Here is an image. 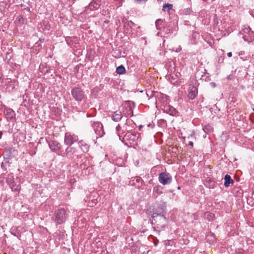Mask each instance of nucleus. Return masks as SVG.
I'll return each mask as SVG.
<instances>
[{
  "label": "nucleus",
  "instance_id": "39448f33",
  "mask_svg": "<svg viewBox=\"0 0 254 254\" xmlns=\"http://www.w3.org/2000/svg\"><path fill=\"white\" fill-rule=\"evenodd\" d=\"M68 217L66 209L64 208H59L54 211L53 220L56 224L60 225L64 223Z\"/></svg>",
  "mask_w": 254,
  "mask_h": 254
},
{
  "label": "nucleus",
  "instance_id": "37998d69",
  "mask_svg": "<svg viewBox=\"0 0 254 254\" xmlns=\"http://www.w3.org/2000/svg\"><path fill=\"white\" fill-rule=\"evenodd\" d=\"M39 41L41 42H43L44 41V38H40L39 39Z\"/></svg>",
  "mask_w": 254,
  "mask_h": 254
},
{
  "label": "nucleus",
  "instance_id": "412c9836",
  "mask_svg": "<svg viewBox=\"0 0 254 254\" xmlns=\"http://www.w3.org/2000/svg\"><path fill=\"white\" fill-rule=\"evenodd\" d=\"M9 188L11 189L12 191L16 192L17 194L19 193L21 190V186L20 184L17 185L15 183L12 184L11 186H9Z\"/></svg>",
  "mask_w": 254,
  "mask_h": 254
},
{
  "label": "nucleus",
  "instance_id": "f8f14e48",
  "mask_svg": "<svg viewBox=\"0 0 254 254\" xmlns=\"http://www.w3.org/2000/svg\"><path fill=\"white\" fill-rule=\"evenodd\" d=\"M100 0H93L86 8L89 9L90 10L98 9L100 5Z\"/></svg>",
  "mask_w": 254,
  "mask_h": 254
},
{
  "label": "nucleus",
  "instance_id": "de8ad7c7",
  "mask_svg": "<svg viewBox=\"0 0 254 254\" xmlns=\"http://www.w3.org/2000/svg\"><path fill=\"white\" fill-rule=\"evenodd\" d=\"M26 9L27 11H30V8H29V7H27L26 8Z\"/></svg>",
  "mask_w": 254,
  "mask_h": 254
},
{
  "label": "nucleus",
  "instance_id": "473e14b6",
  "mask_svg": "<svg viewBox=\"0 0 254 254\" xmlns=\"http://www.w3.org/2000/svg\"><path fill=\"white\" fill-rule=\"evenodd\" d=\"M209 238H210V241H212V243H213L215 241V237H214L213 234H212L210 236H207L206 237V239L207 240H208Z\"/></svg>",
  "mask_w": 254,
  "mask_h": 254
},
{
  "label": "nucleus",
  "instance_id": "c03bdc74",
  "mask_svg": "<svg viewBox=\"0 0 254 254\" xmlns=\"http://www.w3.org/2000/svg\"><path fill=\"white\" fill-rule=\"evenodd\" d=\"M80 166H81V168H83V169H84V168H85V165H84V164H81V165H80Z\"/></svg>",
  "mask_w": 254,
  "mask_h": 254
},
{
  "label": "nucleus",
  "instance_id": "c85d7f7f",
  "mask_svg": "<svg viewBox=\"0 0 254 254\" xmlns=\"http://www.w3.org/2000/svg\"><path fill=\"white\" fill-rule=\"evenodd\" d=\"M203 129L205 132L209 133L213 131V127L210 125H206L203 127Z\"/></svg>",
  "mask_w": 254,
  "mask_h": 254
},
{
  "label": "nucleus",
  "instance_id": "49530a36",
  "mask_svg": "<svg viewBox=\"0 0 254 254\" xmlns=\"http://www.w3.org/2000/svg\"><path fill=\"white\" fill-rule=\"evenodd\" d=\"M1 168H4V163H3V162H2V163L1 164Z\"/></svg>",
  "mask_w": 254,
  "mask_h": 254
},
{
  "label": "nucleus",
  "instance_id": "a18cd8bd",
  "mask_svg": "<svg viewBox=\"0 0 254 254\" xmlns=\"http://www.w3.org/2000/svg\"><path fill=\"white\" fill-rule=\"evenodd\" d=\"M143 127V126L142 125H140L139 126V130H141V128Z\"/></svg>",
  "mask_w": 254,
  "mask_h": 254
},
{
  "label": "nucleus",
  "instance_id": "6e6d98bb",
  "mask_svg": "<svg viewBox=\"0 0 254 254\" xmlns=\"http://www.w3.org/2000/svg\"><path fill=\"white\" fill-rule=\"evenodd\" d=\"M155 245H156V246L157 245V243H155Z\"/></svg>",
  "mask_w": 254,
  "mask_h": 254
},
{
  "label": "nucleus",
  "instance_id": "423d86ee",
  "mask_svg": "<svg viewBox=\"0 0 254 254\" xmlns=\"http://www.w3.org/2000/svg\"><path fill=\"white\" fill-rule=\"evenodd\" d=\"M135 106L134 102L130 101H126L122 106V112L126 117L133 116V109Z\"/></svg>",
  "mask_w": 254,
  "mask_h": 254
},
{
  "label": "nucleus",
  "instance_id": "2eb2a0df",
  "mask_svg": "<svg viewBox=\"0 0 254 254\" xmlns=\"http://www.w3.org/2000/svg\"><path fill=\"white\" fill-rule=\"evenodd\" d=\"M64 143L66 145L71 146L74 143L73 137L69 133H65L64 135Z\"/></svg>",
  "mask_w": 254,
  "mask_h": 254
},
{
  "label": "nucleus",
  "instance_id": "f704fd0d",
  "mask_svg": "<svg viewBox=\"0 0 254 254\" xmlns=\"http://www.w3.org/2000/svg\"><path fill=\"white\" fill-rule=\"evenodd\" d=\"M128 25H129L130 27H135L136 26L135 24L131 21V20L128 21Z\"/></svg>",
  "mask_w": 254,
  "mask_h": 254
},
{
  "label": "nucleus",
  "instance_id": "7c9ffc66",
  "mask_svg": "<svg viewBox=\"0 0 254 254\" xmlns=\"http://www.w3.org/2000/svg\"><path fill=\"white\" fill-rule=\"evenodd\" d=\"M243 32L245 33L248 34V35L250 34L251 32H252V30L251 28L249 27H245L243 29Z\"/></svg>",
  "mask_w": 254,
  "mask_h": 254
},
{
  "label": "nucleus",
  "instance_id": "58836bf2",
  "mask_svg": "<svg viewBox=\"0 0 254 254\" xmlns=\"http://www.w3.org/2000/svg\"><path fill=\"white\" fill-rule=\"evenodd\" d=\"M150 94H151L150 95H149L148 93H147L146 95H147V96L151 97L153 96V92L152 91H150Z\"/></svg>",
  "mask_w": 254,
  "mask_h": 254
},
{
  "label": "nucleus",
  "instance_id": "dca6fc26",
  "mask_svg": "<svg viewBox=\"0 0 254 254\" xmlns=\"http://www.w3.org/2000/svg\"><path fill=\"white\" fill-rule=\"evenodd\" d=\"M163 111L164 112L173 116H175L177 113L176 110L174 107L170 105L164 106Z\"/></svg>",
  "mask_w": 254,
  "mask_h": 254
},
{
  "label": "nucleus",
  "instance_id": "5701e85b",
  "mask_svg": "<svg viewBox=\"0 0 254 254\" xmlns=\"http://www.w3.org/2000/svg\"><path fill=\"white\" fill-rule=\"evenodd\" d=\"M166 78L170 81L172 84H175L176 82H177V77L176 76L172 75L171 74H169L166 75Z\"/></svg>",
  "mask_w": 254,
  "mask_h": 254
},
{
  "label": "nucleus",
  "instance_id": "864d4df0",
  "mask_svg": "<svg viewBox=\"0 0 254 254\" xmlns=\"http://www.w3.org/2000/svg\"><path fill=\"white\" fill-rule=\"evenodd\" d=\"M178 189H180V187H178Z\"/></svg>",
  "mask_w": 254,
  "mask_h": 254
},
{
  "label": "nucleus",
  "instance_id": "a19ab883",
  "mask_svg": "<svg viewBox=\"0 0 254 254\" xmlns=\"http://www.w3.org/2000/svg\"><path fill=\"white\" fill-rule=\"evenodd\" d=\"M227 56L228 57H231L232 56V53L231 52H229L227 53Z\"/></svg>",
  "mask_w": 254,
  "mask_h": 254
},
{
  "label": "nucleus",
  "instance_id": "20e7f679",
  "mask_svg": "<svg viewBox=\"0 0 254 254\" xmlns=\"http://www.w3.org/2000/svg\"><path fill=\"white\" fill-rule=\"evenodd\" d=\"M134 123L132 120L127 119L125 123L123 124H118L116 127V130L120 139H121L122 135L128 132H131L133 127L131 126Z\"/></svg>",
  "mask_w": 254,
  "mask_h": 254
},
{
  "label": "nucleus",
  "instance_id": "f3484780",
  "mask_svg": "<svg viewBox=\"0 0 254 254\" xmlns=\"http://www.w3.org/2000/svg\"><path fill=\"white\" fill-rule=\"evenodd\" d=\"M204 185L206 187L209 189H213L215 186V182L213 179L207 178L204 182Z\"/></svg>",
  "mask_w": 254,
  "mask_h": 254
},
{
  "label": "nucleus",
  "instance_id": "f03ea898",
  "mask_svg": "<svg viewBox=\"0 0 254 254\" xmlns=\"http://www.w3.org/2000/svg\"><path fill=\"white\" fill-rule=\"evenodd\" d=\"M163 212L162 208L159 212H153L151 216V223L152 225L156 226L153 227L152 229L155 231H157L156 228H163L165 227L167 219L162 214Z\"/></svg>",
  "mask_w": 254,
  "mask_h": 254
},
{
  "label": "nucleus",
  "instance_id": "9b49d317",
  "mask_svg": "<svg viewBox=\"0 0 254 254\" xmlns=\"http://www.w3.org/2000/svg\"><path fill=\"white\" fill-rule=\"evenodd\" d=\"M197 88L194 85H190L188 89V97L190 100H193L197 95Z\"/></svg>",
  "mask_w": 254,
  "mask_h": 254
},
{
  "label": "nucleus",
  "instance_id": "aec40b11",
  "mask_svg": "<svg viewBox=\"0 0 254 254\" xmlns=\"http://www.w3.org/2000/svg\"><path fill=\"white\" fill-rule=\"evenodd\" d=\"M10 232L12 235L20 239L21 233L18 230V228L15 226L12 227L10 229Z\"/></svg>",
  "mask_w": 254,
  "mask_h": 254
},
{
  "label": "nucleus",
  "instance_id": "4be33fe9",
  "mask_svg": "<svg viewBox=\"0 0 254 254\" xmlns=\"http://www.w3.org/2000/svg\"><path fill=\"white\" fill-rule=\"evenodd\" d=\"M153 192L158 195H160L163 193V188L160 185L155 186L153 188Z\"/></svg>",
  "mask_w": 254,
  "mask_h": 254
},
{
  "label": "nucleus",
  "instance_id": "c756f323",
  "mask_svg": "<svg viewBox=\"0 0 254 254\" xmlns=\"http://www.w3.org/2000/svg\"><path fill=\"white\" fill-rule=\"evenodd\" d=\"M205 217L207 218L209 221L211 220L214 216V214L213 213H210L209 212H207L204 214Z\"/></svg>",
  "mask_w": 254,
  "mask_h": 254
},
{
  "label": "nucleus",
  "instance_id": "4468645a",
  "mask_svg": "<svg viewBox=\"0 0 254 254\" xmlns=\"http://www.w3.org/2000/svg\"><path fill=\"white\" fill-rule=\"evenodd\" d=\"M123 116L121 111L117 110L113 113L111 118L115 122H119L122 119Z\"/></svg>",
  "mask_w": 254,
  "mask_h": 254
},
{
  "label": "nucleus",
  "instance_id": "393cba45",
  "mask_svg": "<svg viewBox=\"0 0 254 254\" xmlns=\"http://www.w3.org/2000/svg\"><path fill=\"white\" fill-rule=\"evenodd\" d=\"M6 183L9 186V187L11 186L12 184L15 183L14 181L13 176L12 175H8V177L6 180Z\"/></svg>",
  "mask_w": 254,
  "mask_h": 254
},
{
  "label": "nucleus",
  "instance_id": "c9c22d12",
  "mask_svg": "<svg viewBox=\"0 0 254 254\" xmlns=\"http://www.w3.org/2000/svg\"><path fill=\"white\" fill-rule=\"evenodd\" d=\"M224 61V58L222 56H220L218 58V62L219 63H222Z\"/></svg>",
  "mask_w": 254,
  "mask_h": 254
},
{
  "label": "nucleus",
  "instance_id": "a878e982",
  "mask_svg": "<svg viewBox=\"0 0 254 254\" xmlns=\"http://www.w3.org/2000/svg\"><path fill=\"white\" fill-rule=\"evenodd\" d=\"M116 72L119 74H123L126 72V69L123 65H121L117 67Z\"/></svg>",
  "mask_w": 254,
  "mask_h": 254
},
{
  "label": "nucleus",
  "instance_id": "79ce46f5",
  "mask_svg": "<svg viewBox=\"0 0 254 254\" xmlns=\"http://www.w3.org/2000/svg\"><path fill=\"white\" fill-rule=\"evenodd\" d=\"M140 180L142 181L140 177H137L136 180V182H139Z\"/></svg>",
  "mask_w": 254,
  "mask_h": 254
},
{
  "label": "nucleus",
  "instance_id": "f257e3e1",
  "mask_svg": "<svg viewBox=\"0 0 254 254\" xmlns=\"http://www.w3.org/2000/svg\"><path fill=\"white\" fill-rule=\"evenodd\" d=\"M71 94L73 98L78 103L84 101V103L82 104L81 107H73V109L75 111L80 112L82 110L87 109L89 107L88 104L84 101L86 98L85 92L80 87L76 86L73 87L71 90Z\"/></svg>",
  "mask_w": 254,
  "mask_h": 254
},
{
  "label": "nucleus",
  "instance_id": "9d476101",
  "mask_svg": "<svg viewBox=\"0 0 254 254\" xmlns=\"http://www.w3.org/2000/svg\"><path fill=\"white\" fill-rule=\"evenodd\" d=\"M159 181L162 184L165 185L170 184L172 181V177L169 173H161L159 175Z\"/></svg>",
  "mask_w": 254,
  "mask_h": 254
},
{
  "label": "nucleus",
  "instance_id": "ddd939ff",
  "mask_svg": "<svg viewBox=\"0 0 254 254\" xmlns=\"http://www.w3.org/2000/svg\"><path fill=\"white\" fill-rule=\"evenodd\" d=\"M4 113L7 119L10 121L15 118L16 114L15 112L10 108L5 109Z\"/></svg>",
  "mask_w": 254,
  "mask_h": 254
},
{
  "label": "nucleus",
  "instance_id": "7ed1b4c3",
  "mask_svg": "<svg viewBox=\"0 0 254 254\" xmlns=\"http://www.w3.org/2000/svg\"><path fill=\"white\" fill-rule=\"evenodd\" d=\"M140 134L138 132H128L125 134L120 140L125 145L131 147L137 145L140 140Z\"/></svg>",
  "mask_w": 254,
  "mask_h": 254
},
{
  "label": "nucleus",
  "instance_id": "09e8293b",
  "mask_svg": "<svg viewBox=\"0 0 254 254\" xmlns=\"http://www.w3.org/2000/svg\"><path fill=\"white\" fill-rule=\"evenodd\" d=\"M180 51V49L179 48H178V50H177L176 52H179Z\"/></svg>",
  "mask_w": 254,
  "mask_h": 254
},
{
  "label": "nucleus",
  "instance_id": "bb28decb",
  "mask_svg": "<svg viewBox=\"0 0 254 254\" xmlns=\"http://www.w3.org/2000/svg\"><path fill=\"white\" fill-rule=\"evenodd\" d=\"M173 8V4L169 3H165L163 5L162 10L164 11H169Z\"/></svg>",
  "mask_w": 254,
  "mask_h": 254
},
{
  "label": "nucleus",
  "instance_id": "e433bc0d",
  "mask_svg": "<svg viewBox=\"0 0 254 254\" xmlns=\"http://www.w3.org/2000/svg\"><path fill=\"white\" fill-rule=\"evenodd\" d=\"M243 38H244V40L245 41H247V42H252V41H251V39H248V38H246V36H245L243 37Z\"/></svg>",
  "mask_w": 254,
  "mask_h": 254
},
{
  "label": "nucleus",
  "instance_id": "ea45409f",
  "mask_svg": "<svg viewBox=\"0 0 254 254\" xmlns=\"http://www.w3.org/2000/svg\"><path fill=\"white\" fill-rule=\"evenodd\" d=\"M189 145H190V146H191V147H192V146H193V142H192V141H189Z\"/></svg>",
  "mask_w": 254,
  "mask_h": 254
},
{
  "label": "nucleus",
  "instance_id": "a211bd4d",
  "mask_svg": "<svg viewBox=\"0 0 254 254\" xmlns=\"http://www.w3.org/2000/svg\"><path fill=\"white\" fill-rule=\"evenodd\" d=\"M78 145L83 152H87L89 148V145L84 140L78 142Z\"/></svg>",
  "mask_w": 254,
  "mask_h": 254
},
{
  "label": "nucleus",
  "instance_id": "3c124183",
  "mask_svg": "<svg viewBox=\"0 0 254 254\" xmlns=\"http://www.w3.org/2000/svg\"><path fill=\"white\" fill-rule=\"evenodd\" d=\"M212 84H213V86H214L215 85V83H211Z\"/></svg>",
  "mask_w": 254,
  "mask_h": 254
},
{
  "label": "nucleus",
  "instance_id": "72a5a7b5",
  "mask_svg": "<svg viewBox=\"0 0 254 254\" xmlns=\"http://www.w3.org/2000/svg\"><path fill=\"white\" fill-rule=\"evenodd\" d=\"M249 35L250 37L251 41H254V32L252 31V32H251V33H250V34Z\"/></svg>",
  "mask_w": 254,
  "mask_h": 254
},
{
  "label": "nucleus",
  "instance_id": "cd10ccee",
  "mask_svg": "<svg viewBox=\"0 0 254 254\" xmlns=\"http://www.w3.org/2000/svg\"><path fill=\"white\" fill-rule=\"evenodd\" d=\"M163 21L161 19H157L155 21V25L157 29H161L163 25H162Z\"/></svg>",
  "mask_w": 254,
  "mask_h": 254
},
{
  "label": "nucleus",
  "instance_id": "6ab92c4d",
  "mask_svg": "<svg viewBox=\"0 0 254 254\" xmlns=\"http://www.w3.org/2000/svg\"><path fill=\"white\" fill-rule=\"evenodd\" d=\"M224 184L225 187L227 188L230 186V184L233 185L234 183V180L231 178L229 175H226L224 177Z\"/></svg>",
  "mask_w": 254,
  "mask_h": 254
},
{
  "label": "nucleus",
  "instance_id": "b1692460",
  "mask_svg": "<svg viewBox=\"0 0 254 254\" xmlns=\"http://www.w3.org/2000/svg\"><path fill=\"white\" fill-rule=\"evenodd\" d=\"M75 152V149L73 147H68L65 149V154L67 156H70Z\"/></svg>",
  "mask_w": 254,
  "mask_h": 254
},
{
  "label": "nucleus",
  "instance_id": "6e6552de",
  "mask_svg": "<svg viewBox=\"0 0 254 254\" xmlns=\"http://www.w3.org/2000/svg\"><path fill=\"white\" fill-rule=\"evenodd\" d=\"M48 145L51 150L58 155H62V151H60L62 148V145L60 143L56 140H52L48 142Z\"/></svg>",
  "mask_w": 254,
  "mask_h": 254
},
{
  "label": "nucleus",
  "instance_id": "4c0bfd02",
  "mask_svg": "<svg viewBox=\"0 0 254 254\" xmlns=\"http://www.w3.org/2000/svg\"><path fill=\"white\" fill-rule=\"evenodd\" d=\"M136 0L138 2L141 3V2H145L148 0Z\"/></svg>",
  "mask_w": 254,
  "mask_h": 254
},
{
  "label": "nucleus",
  "instance_id": "603ef678",
  "mask_svg": "<svg viewBox=\"0 0 254 254\" xmlns=\"http://www.w3.org/2000/svg\"><path fill=\"white\" fill-rule=\"evenodd\" d=\"M203 0V1H207L208 0Z\"/></svg>",
  "mask_w": 254,
  "mask_h": 254
},
{
  "label": "nucleus",
  "instance_id": "0eeeda50",
  "mask_svg": "<svg viewBox=\"0 0 254 254\" xmlns=\"http://www.w3.org/2000/svg\"><path fill=\"white\" fill-rule=\"evenodd\" d=\"M95 133L99 137H102L104 134L103 125L99 122H93L91 124Z\"/></svg>",
  "mask_w": 254,
  "mask_h": 254
},
{
  "label": "nucleus",
  "instance_id": "5fc2aeb1",
  "mask_svg": "<svg viewBox=\"0 0 254 254\" xmlns=\"http://www.w3.org/2000/svg\"><path fill=\"white\" fill-rule=\"evenodd\" d=\"M155 245H156V246L157 245V243H155Z\"/></svg>",
  "mask_w": 254,
  "mask_h": 254
},
{
  "label": "nucleus",
  "instance_id": "2f4dec72",
  "mask_svg": "<svg viewBox=\"0 0 254 254\" xmlns=\"http://www.w3.org/2000/svg\"><path fill=\"white\" fill-rule=\"evenodd\" d=\"M236 254H245V251L242 249H238L236 251Z\"/></svg>",
  "mask_w": 254,
  "mask_h": 254
},
{
  "label": "nucleus",
  "instance_id": "1a4fd4ad",
  "mask_svg": "<svg viewBox=\"0 0 254 254\" xmlns=\"http://www.w3.org/2000/svg\"><path fill=\"white\" fill-rule=\"evenodd\" d=\"M99 197V195L97 192L94 191L91 193V194L87 197V198H85V201H88V205L90 207H93L97 204L98 202V198Z\"/></svg>",
  "mask_w": 254,
  "mask_h": 254
},
{
  "label": "nucleus",
  "instance_id": "8fccbe9b",
  "mask_svg": "<svg viewBox=\"0 0 254 254\" xmlns=\"http://www.w3.org/2000/svg\"><path fill=\"white\" fill-rule=\"evenodd\" d=\"M212 84H213V86H214L215 85V83H211Z\"/></svg>",
  "mask_w": 254,
  "mask_h": 254
}]
</instances>
